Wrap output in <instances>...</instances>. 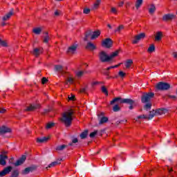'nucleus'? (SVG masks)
I'll use <instances>...</instances> for the list:
<instances>
[{
    "mask_svg": "<svg viewBox=\"0 0 177 177\" xmlns=\"http://www.w3.org/2000/svg\"><path fill=\"white\" fill-rule=\"evenodd\" d=\"M118 53H120V51L116 50L109 55L105 51H100L99 53L98 57L102 63H108V62L113 60L114 57H117V56H118Z\"/></svg>",
    "mask_w": 177,
    "mask_h": 177,
    "instance_id": "1",
    "label": "nucleus"
},
{
    "mask_svg": "<svg viewBox=\"0 0 177 177\" xmlns=\"http://www.w3.org/2000/svg\"><path fill=\"white\" fill-rule=\"evenodd\" d=\"M73 114H74V111H73V110H69L62 114L61 121L64 124L65 127L71 126L73 122Z\"/></svg>",
    "mask_w": 177,
    "mask_h": 177,
    "instance_id": "2",
    "label": "nucleus"
},
{
    "mask_svg": "<svg viewBox=\"0 0 177 177\" xmlns=\"http://www.w3.org/2000/svg\"><path fill=\"white\" fill-rule=\"evenodd\" d=\"M114 103H120L122 104V103H127L129 104H133V100L131 99H122L120 97H115L112 101H111V104L113 105Z\"/></svg>",
    "mask_w": 177,
    "mask_h": 177,
    "instance_id": "3",
    "label": "nucleus"
},
{
    "mask_svg": "<svg viewBox=\"0 0 177 177\" xmlns=\"http://www.w3.org/2000/svg\"><path fill=\"white\" fill-rule=\"evenodd\" d=\"M156 88L158 91H168L171 88V85L167 82H160L156 85Z\"/></svg>",
    "mask_w": 177,
    "mask_h": 177,
    "instance_id": "4",
    "label": "nucleus"
},
{
    "mask_svg": "<svg viewBox=\"0 0 177 177\" xmlns=\"http://www.w3.org/2000/svg\"><path fill=\"white\" fill-rule=\"evenodd\" d=\"M153 97H154V93H145L141 97V102L142 103H149Z\"/></svg>",
    "mask_w": 177,
    "mask_h": 177,
    "instance_id": "5",
    "label": "nucleus"
},
{
    "mask_svg": "<svg viewBox=\"0 0 177 177\" xmlns=\"http://www.w3.org/2000/svg\"><path fill=\"white\" fill-rule=\"evenodd\" d=\"M145 37L146 34L145 33L138 34L133 37V39L131 42L133 45H136V44H139V41H140V39H144Z\"/></svg>",
    "mask_w": 177,
    "mask_h": 177,
    "instance_id": "6",
    "label": "nucleus"
},
{
    "mask_svg": "<svg viewBox=\"0 0 177 177\" xmlns=\"http://www.w3.org/2000/svg\"><path fill=\"white\" fill-rule=\"evenodd\" d=\"M102 45L104 48H111L113 46V40L110 38H106L102 41Z\"/></svg>",
    "mask_w": 177,
    "mask_h": 177,
    "instance_id": "7",
    "label": "nucleus"
},
{
    "mask_svg": "<svg viewBox=\"0 0 177 177\" xmlns=\"http://www.w3.org/2000/svg\"><path fill=\"white\" fill-rule=\"evenodd\" d=\"M37 169V166H30L28 167H26L24 170L22 171V175H28L30 172H33V171H35Z\"/></svg>",
    "mask_w": 177,
    "mask_h": 177,
    "instance_id": "8",
    "label": "nucleus"
},
{
    "mask_svg": "<svg viewBox=\"0 0 177 177\" xmlns=\"http://www.w3.org/2000/svg\"><path fill=\"white\" fill-rule=\"evenodd\" d=\"M174 19H176V15L174 14L165 15L162 17L164 21H170L171 20H174Z\"/></svg>",
    "mask_w": 177,
    "mask_h": 177,
    "instance_id": "9",
    "label": "nucleus"
},
{
    "mask_svg": "<svg viewBox=\"0 0 177 177\" xmlns=\"http://www.w3.org/2000/svg\"><path fill=\"white\" fill-rule=\"evenodd\" d=\"M12 169H13V167L12 166H8L1 171H0V176H5L6 175H8L10 172L12 171Z\"/></svg>",
    "mask_w": 177,
    "mask_h": 177,
    "instance_id": "10",
    "label": "nucleus"
},
{
    "mask_svg": "<svg viewBox=\"0 0 177 177\" xmlns=\"http://www.w3.org/2000/svg\"><path fill=\"white\" fill-rule=\"evenodd\" d=\"M12 169H13V167L12 166H8L1 171H0V176H5L6 175H8L10 172L12 171Z\"/></svg>",
    "mask_w": 177,
    "mask_h": 177,
    "instance_id": "11",
    "label": "nucleus"
},
{
    "mask_svg": "<svg viewBox=\"0 0 177 177\" xmlns=\"http://www.w3.org/2000/svg\"><path fill=\"white\" fill-rule=\"evenodd\" d=\"M12 169H13V167L12 166H8L1 171H0V176H5L6 175H8L10 172L12 171Z\"/></svg>",
    "mask_w": 177,
    "mask_h": 177,
    "instance_id": "12",
    "label": "nucleus"
},
{
    "mask_svg": "<svg viewBox=\"0 0 177 177\" xmlns=\"http://www.w3.org/2000/svg\"><path fill=\"white\" fill-rule=\"evenodd\" d=\"M55 68L56 71H58L62 75H64L66 74V68L63 67L62 65H55Z\"/></svg>",
    "mask_w": 177,
    "mask_h": 177,
    "instance_id": "13",
    "label": "nucleus"
},
{
    "mask_svg": "<svg viewBox=\"0 0 177 177\" xmlns=\"http://www.w3.org/2000/svg\"><path fill=\"white\" fill-rule=\"evenodd\" d=\"M39 107H41V105H39V104H30L25 109V111H34L35 110H37V109H39Z\"/></svg>",
    "mask_w": 177,
    "mask_h": 177,
    "instance_id": "14",
    "label": "nucleus"
},
{
    "mask_svg": "<svg viewBox=\"0 0 177 177\" xmlns=\"http://www.w3.org/2000/svg\"><path fill=\"white\" fill-rule=\"evenodd\" d=\"M27 160V156H22L17 162L15 163V167H19V165H21V164L24 163V161Z\"/></svg>",
    "mask_w": 177,
    "mask_h": 177,
    "instance_id": "15",
    "label": "nucleus"
},
{
    "mask_svg": "<svg viewBox=\"0 0 177 177\" xmlns=\"http://www.w3.org/2000/svg\"><path fill=\"white\" fill-rule=\"evenodd\" d=\"M9 132H12V130L7 127L6 126H1L0 127V134L3 135L4 133H8Z\"/></svg>",
    "mask_w": 177,
    "mask_h": 177,
    "instance_id": "16",
    "label": "nucleus"
},
{
    "mask_svg": "<svg viewBox=\"0 0 177 177\" xmlns=\"http://www.w3.org/2000/svg\"><path fill=\"white\" fill-rule=\"evenodd\" d=\"M74 82H75V80H74V77L71 75H69L66 78L64 84H65V85H68V84H69V85H73V84H74Z\"/></svg>",
    "mask_w": 177,
    "mask_h": 177,
    "instance_id": "17",
    "label": "nucleus"
},
{
    "mask_svg": "<svg viewBox=\"0 0 177 177\" xmlns=\"http://www.w3.org/2000/svg\"><path fill=\"white\" fill-rule=\"evenodd\" d=\"M77 45H72L67 50V53L68 55H74L75 53V50H77Z\"/></svg>",
    "mask_w": 177,
    "mask_h": 177,
    "instance_id": "18",
    "label": "nucleus"
},
{
    "mask_svg": "<svg viewBox=\"0 0 177 177\" xmlns=\"http://www.w3.org/2000/svg\"><path fill=\"white\" fill-rule=\"evenodd\" d=\"M6 160H8V156L1 154L0 155V165H6Z\"/></svg>",
    "mask_w": 177,
    "mask_h": 177,
    "instance_id": "19",
    "label": "nucleus"
},
{
    "mask_svg": "<svg viewBox=\"0 0 177 177\" xmlns=\"http://www.w3.org/2000/svg\"><path fill=\"white\" fill-rule=\"evenodd\" d=\"M86 49H88V50H95V49H96V46L92 42L89 41L86 46Z\"/></svg>",
    "mask_w": 177,
    "mask_h": 177,
    "instance_id": "20",
    "label": "nucleus"
},
{
    "mask_svg": "<svg viewBox=\"0 0 177 177\" xmlns=\"http://www.w3.org/2000/svg\"><path fill=\"white\" fill-rule=\"evenodd\" d=\"M49 137H43V138H38L37 139V143H46L49 140Z\"/></svg>",
    "mask_w": 177,
    "mask_h": 177,
    "instance_id": "21",
    "label": "nucleus"
},
{
    "mask_svg": "<svg viewBox=\"0 0 177 177\" xmlns=\"http://www.w3.org/2000/svg\"><path fill=\"white\" fill-rule=\"evenodd\" d=\"M13 16V10H11L6 15L3 17V21H6V20H9L10 17Z\"/></svg>",
    "mask_w": 177,
    "mask_h": 177,
    "instance_id": "22",
    "label": "nucleus"
},
{
    "mask_svg": "<svg viewBox=\"0 0 177 177\" xmlns=\"http://www.w3.org/2000/svg\"><path fill=\"white\" fill-rule=\"evenodd\" d=\"M100 3H102V0H95L93 6V9L94 10H97V8H100Z\"/></svg>",
    "mask_w": 177,
    "mask_h": 177,
    "instance_id": "23",
    "label": "nucleus"
},
{
    "mask_svg": "<svg viewBox=\"0 0 177 177\" xmlns=\"http://www.w3.org/2000/svg\"><path fill=\"white\" fill-rule=\"evenodd\" d=\"M156 6L154 4H151L149 6V8H148L149 15H154V12H156Z\"/></svg>",
    "mask_w": 177,
    "mask_h": 177,
    "instance_id": "24",
    "label": "nucleus"
},
{
    "mask_svg": "<svg viewBox=\"0 0 177 177\" xmlns=\"http://www.w3.org/2000/svg\"><path fill=\"white\" fill-rule=\"evenodd\" d=\"M100 36V30H96L93 32L91 35V39H96Z\"/></svg>",
    "mask_w": 177,
    "mask_h": 177,
    "instance_id": "25",
    "label": "nucleus"
},
{
    "mask_svg": "<svg viewBox=\"0 0 177 177\" xmlns=\"http://www.w3.org/2000/svg\"><path fill=\"white\" fill-rule=\"evenodd\" d=\"M155 111L156 113V115H162V114H165L167 111L165 109H159Z\"/></svg>",
    "mask_w": 177,
    "mask_h": 177,
    "instance_id": "26",
    "label": "nucleus"
},
{
    "mask_svg": "<svg viewBox=\"0 0 177 177\" xmlns=\"http://www.w3.org/2000/svg\"><path fill=\"white\" fill-rule=\"evenodd\" d=\"M162 39V32H157L155 36V41H161Z\"/></svg>",
    "mask_w": 177,
    "mask_h": 177,
    "instance_id": "27",
    "label": "nucleus"
},
{
    "mask_svg": "<svg viewBox=\"0 0 177 177\" xmlns=\"http://www.w3.org/2000/svg\"><path fill=\"white\" fill-rule=\"evenodd\" d=\"M42 53V49L41 48H35L33 50V55L36 56V57H38L39 55Z\"/></svg>",
    "mask_w": 177,
    "mask_h": 177,
    "instance_id": "28",
    "label": "nucleus"
},
{
    "mask_svg": "<svg viewBox=\"0 0 177 177\" xmlns=\"http://www.w3.org/2000/svg\"><path fill=\"white\" fill-rule=\"evenodd\" d=\"M132 64H133V61L132 59H127L125 63L126 68H130Z\"/></svg>",
    "mask_w": 177,
    "mask_h": 177,
    "instance_id": "29",
    "label": "nucleus"
},
{
    "mask_svg": "<svg viewBox=\"0 0 177 177\" xmlns=\"http://www.w3.org/2000/svg\"><path fill=\"white\" fill-rule=\"evenodd\" d=\"M32 32L34 34H36V35H39L42 32V29L41 28H33Z\"/></svg>",
    "mask_w": 177,
    "mask_h": 177,
    "instance_id": "30",
    "label": "nucleus"
},
{
    "mask_svg": "<svg viewBox=\"0 0 177 177\" xmlns=\"http://www.w3.org/2000/svg\"><path fill=\"white\" fill-rule=\"evenodd\" d=\"M100 118V120L99 124L100 125H102V124H105V122H107V121H109V118H107V117L103 116V117Z\"/></svg>",
    "mask_w": 177,
    "mask_h": 177,
    "instance_id": "31",
    "label": "nucleus"
},
{
    "mask_svg": "<svg viewBox=\"0 0 177 177\" xmlns=\"http://www.w3.org/2000/svg\"><path fill=\"white\" fill-rule=\"evenodd\" d=\"M143 3V0H136V9H139Z\"/></svg>",
    "mask_w": 177,
    "mask_h": 177,
    "instance_id": "32",
    "label": "nucleus"
},
{
    "mask_svg": "<svg viewBox=\"0 0 177 177\" xmlns=\"http://www.w3.org/2000/svg\"><path fill=\"white\" fill-rule=\"evenodd\" d=\"M154 115H157L156 111H152L149 112V116H147V120H151L154 117Z\"/></svg>",
    "mask_w": 177,
    "mask_h": 177,
    "instance_id": "33",
    "label": "nucleus"
},
{
    "mask_svg": "<svg viewBox=\"0 0 177 177\" xmlns=\"http://www.w3.org/2000/svg\"><path fill=\"white\" fill-rule=\"evenodd\" d=\"M59 164H60V160H57V161L53 162L48 165V168H52L53 167H56V165H59Z\"/></svg>",
    "mask_w": 177,
    "mask_h": 177,
    "instance_id": "34",
    "label": "nucleus"
},
{
    "mask_svg": "<svg viewBox=\"0 0 177 177\" xmlns=\"http://www.w3.org/2000/svg\"><path fill=\"white\" fill-rule=\"evenodd\" d=\"M156 50V47L154 46V44H151L147 50L148 53H153Z\"/></svg>",
    "mask_w": 177,
    "mask_h": 177,
    "instance_id": "35",
    "label": "nucleus"
},
{
    "mask_svg": "<svg viewBox=\"0 0 177 177\" xmlns=\"http://www.w3.org/2000/svg\"><path fill=\"white\" fill-rule=\"evenodd\" d=\"M124 25H120L116 29H115V32L120 33L122 30H124Z\"/></svg>",
    "mask_w": 177,
    "mask_h": 177,
    "instance_id": "36",
    "label": "nucleus"
},
{
    "mask_svg": "<svg viewBox=\"0 0 177 177\" xmlns=\"http://www.w3.org/2000/svg\"><path fill=\"white\" fill-rule=\"evenodd\" d=\"M101 91L102 93H104V95H106V96H109V91H107V88H106V86H102L101 87Z\"/></svg>",
    "mask_w": 177,
    "mask_h": 177,
    "instance_id": "37",
    "label": "nucleus"
},
{
    "mask_svg": "<svg viewBox=\"0 0 177 177\" xmlns=\"http://www.w3.org/2000/svg\"><path fill=\"white\" fill-rule=\"evenodd\" d=\"M86 136H88V130H85L84 132H82L80 134L81 139H85V138H86Z\"/></svg>",
    "mask_w": 177,
    "mask_h": 177,
    "instance_id": "38",
    "label": "nucleus"
},
{
    "mask_svg": "<svg viewBox=\"0 0 177 177\" xmlns=\"http://www.w3.org/2000/svg\"><path fill=\"white\" fill-rule=\"evenodd\" d=\"M84 74H85V71H78L76 73V77H77V78H81V77H82Z\"/></svg>",
    "mask_w": 177,
    "mask_h": 177,
    "instance_id": "39",
    "label": "nucleus"
},
{
    "mask_svg": "<svg viewBox=\"0 0 177 177\" xmlns=\"http://www.w3.org/2000/svg\"><path fill=\"white\" fill-rule=\"evenodd\" d=\"M66 147H67V145H59L58 147H57V150L59 151H62V150H64V149H66Z\"/></svg>",
    "mask_w": 177,
    "mask_h": 177,
    "instance_id": "40",
    "label": "nucleus"
},
{
    "mask_svg": "<svg viewBox=\"0 0 177 177\" xmlns=\"http://www.w3.org/2000/svg\"><path fill=\"white\" fill-rule=\"evenodd\" d=\"M121 64H122V63H120L118 65H115V66H109L106 68V71H109L110 70H111V68H117V67H120V66H121Z\"/></svg>",
    "mask_w": 177,
    "mask_h": 177,
    "instance_id": "41",
    "label": "nucleus"
},
{
    "mask_svg": "<svg viewBox=\"0 0 177 177\" xmlns=\"http://www.w3.org/2000/svg\"><path fill=\"white\" fill-rule=\"evenodd\" d=\"M113 110L115 113H117V111H120V106H118V104H115L113 108Z\"/></svg>",
    "mask_w": 177,
    "mask_h": 177,
    "instance_id": "42",
    "label": "nucleus"
},
{
    "mask_svg": "<svg viewBox=\"0 0 177 177\" xmlns=\"http://www.w3.org/2000/svg\"><path fill=\"white\" fill-rule=\"evenodd\" d=\"M145 110H150V109H151V103L147 102V103L145 105Z\"/></svg>",
    "mask_w": 177,
    "mask_h": 177,
    "instance_id": "43",
    "label": "nucleus"
},
{
    "mask_svg": "<svg viewBox=\"0 0 177 177\" xmlns=\"http://www.w3.org/2000/svg\"><path fill=\"white\" fill-rule=\"evenodd\" d=\"M49 39H50V37H49V35H47L44 37L43 41L44 42V44H48V42H49Z\"/></svg>",
    "mask_w": 177,
    "mask_h": 177,
    "instance_id": "44",
    "label": "nucleus"
},
{
    "mask_svg": "<svg viewBox=\"0 0 177 177\" xmlns=\"http://www.w3.org/2000/svg\"><path fill=\"white\" fill-rule=\"evenodd\" d=\"M170 177H174V169L172 168L167 167Z\"/></svg>",
    "mask_w": 177,
    "mask_h": 177,
    "instance_id": "45",
    "label": "nucleus"
},
{
    "mask_svg": "<svg viewBox=\"0 0 177 177\" xmlns=\"http://www.w3.org/2000/svg\"><path fill=\"white\" fill-rule=\"evenodd\" d=\"M0 46H8V44L6 43V41H3L2 39H0Z\"/></svg>",
    "mask_w": 177,
    "mask_h": 177,
    "instance_id": "46",
    "label": "nucleus"
},
{
    "mask_svg": "<svg viewBox=\"0 0 177 177\" xmlns=\"http://www.w3.org/2000/svg\"><path fill=\"white\" fill-rule=\"evenodd\" d=\"M83 13L84 15H89V13H91V9L89 8H84L83 10Z\"/></svg>",
    "mask_w": 177,
    "mask_h": 177,
    "instance_id": "47",
    "label": "nucleus"
},
{
    "mask_svg": "<svg viewBox=\"0 0 177 177\" xmlns=\"http://www.w3.org/2000/svg\"><path fill=\"white\" fill-rule=\"evenodd\" d=\"M118 75L120 77H121V78H124V77L127 75V73H124L123 71H119Z\"/></svg>",
    "mask_w": 177,
    "mask_h": 177,
    "instance_id": "48",
    "label": "nucleus"
},
{
    "mask_svg": "<svg viewBox=\"0 0 177 177\" xmlns=\"http://www.w3.org/2000/svg\"><path fill=\"white\" fill-rule=\"evenodd\" d=\"M137 118L138 119V120H140V119H142V118H144L145 120H147V115H138V117H137Z\"/></svg>",
    "mask_w": 177,
    "mask_h": 177,
    "instance_id": "49",
    "label": "nucleus"
},
{
    "mask_svg": "<svg viewBox=\"0 0 177 177\" xmlns=\"http://www.w3.org/2000/svg\"><path fill=\"white\" fill-rule=\"evenodd\" d=\"M53 125H55L54 123H48L47 125L46 126V129H50V128H52Z\"/></svg>",
    "mask_w": 177,
    "mask_h": 177,
    "instance_id": "50",
    "label": "nucleus"
},
{
    "mask_svg": "<svg viewBox=\"0 0 177 177\" xmlns=\"http://www.w3.org/2000/svg\"><path fill=\"white\" fill-rule=\"evenodd\" d=\"M97 134V131H95L94 132L90 133V138H95V136H96Z\"/></svg>",
    "mask_w": 177,
    "mask_h": 177,
    "instance_id": "51",
    "label": "nucleus"
},
{
    "mask_svg": "<svg viewBox=\"0 0 177 177\" xmlns=\"http://www.w3.org/2000/svg\"><path fill=\"white\" fill-rule=\"evenodd\" d=\"M111 12L114 13L115 15H117V8L112 7L111 8Z\"/></svg>",
    "mask_w": 177,
    "mask_h": 177,
    "instance_id": "52",
    "label": "nucleus"
},
{
    "mask_svg": "<svg viewBox=\"0 0 177 177\" xmlns=\"http://www.w3.org/2000/svg\"><path fill=\"white\" fill-rule=\"evenodd\" d=\"M151 171H148L147 174H144V177H151Z\"/></svg>",
    "mask_w": 177,
    "mask_h": 177,
    "instance_id": "53",
    "label": "nucleus"
},
{
    "mask_svg": "<svg viewBox=\"0 0 177 177\" xmlns=\"http://www.w3.org/2000/svg\"><path fill=\"white\" fill-rule=\"evenodd\" d=\"M86 89H88V87H87V86L84 87V88H82L80 89L81 93H85V92H86Z\"/></svg>",
    "mask_w": 177,
    "mask_h": 177,
    "instance_id": "54",
    "label": "nucleus"
},
{
    "mask_svg": "<svg viewBox=\"0 0 177 177\" xmlns=\"http://www.w3.org/2000/svg\"><path fill=\"white\" fill-rule=\"evenodd\" d=\"M5 113H6V109H5L4 108L0 107V113L5 114Z\"/></svg>",
    "mask_w": 177,
    "mask_h": 177,
    "instance_id": "55",
    "label": "nucleus"
},
{
    "mask_svg": "<svg viewBox=\"0 0 177 177\" xmlns=\"http://www.w3.org/2000/svg\"><path fill=\"white\" fill-rule=\"evenodd\" d=\"M46 82H48V79H46V77H43L41 79V84H46Z\"/></svg>",
    "mask_w": 177,
    "mask_h": 177,
    "instance_id": "56",
    "label": "nucleus"
},
{
    "mask_svg": "<svg viewBox=\"0 0 177 177\" xmlns=\"http://www.w3.org/2000/svg\"><path fill=\"white\" fill-rule=\"evenodd\" d=\"M98 118H102V117H104V113L100 112V113L97 114Z\"/></svg>",
    "mask_w": 177,
    "mask_h": 177,
    "instance_id": "57",
    "label": "nucleus"
},
{
    "mask_svg": "<svg viewBox=\"0 0 177 177\" xmlns=\"http://www.w3.org/2000/svg\"><path fill=\"white\" fill-rule=\"evenodd\" d=\"M169 99H171L172 100H176V95H169Z\"/></svg>",
    "mask_w": 177,
    "mask_h": 177,
    "instance_id": "58",
    "label": "nucleus"
},
{
    "mask_svg": "<svg viewBox=\"0 0 177 177\" xmlns=\"http://www.w3.org/2000/svg\"><path fill=\"white\" fill-rule=\"evenodd\" d=\"M68 97L69 100H74V99H75V95H72L71 97L69 95Z\"/></svg>",
    "mask_w": 177,
    "mask_h": 177,
    "instance_id": "59",
    "label": "nucleus"
},
{
    "mask_svg": "<svg viewBox=\"0 0 177 177\" xmlns=\"http://www.w3.org/2000/svg\"><path fill=\"white\" fill-rule=\"evenodd\" d=\"M119 8H122L124 6V1H120L118 3Z\"/></svg>",
    "mask_w": 177,
    "mask_h": 177,
    "instance_id": "60",
    "label": "nucleus"
},
{
    "mask_svg": "<svg viewBox=\"0 0 177 177\" xmlns=\"http://www.w3.org/2000/svg\"><path fill=\"white\" fill-rule=\"evenodd\" d=\"M172 55L174 57V59H177V52H174L172 53Z\"/></svg>",
    "mask_w": 177,
    "mask_h": 177,
    "instance_id": "61",
    "label": "nucleus"
},
{
    "mask_svg": "<svg viewBox=\"0 0 177 177\" xmlns=\"http://www.w3.org/2000/svg\"><path fill=\"white\" fill-rule=\"evenodd\" d=\"M72 143H78V138H74L72 140Z\"/></svg>",
    "mask_w": 177,
    "mask_h": 177,
    "instance_id": "62",
    "label": "nucleus"
},
{
    "mask_svg": "<svg viewBox=\"0 0 177 177\" xmlns=\"http://www.w3.org/2000/svg\"><path fill=\"white\" fill-rule=\"evenodd\" d=\"M54 15H55V16H59L60 15V11H59V10L55 11Z\"/></svg>",
    "mask_w": 177,
    "mask_h": 177,
    "instance_id": "63",
    "label": "nucleus"
},
{
    "mask_svg": "<svg viewBox=\"0 0 177 177\" xmlns=\"http://www.w3.org/2000/svg\"><path fill=\"white\" fill-rule=\"evenodd\" d=\"M131 6V2L127 1L126 2V8H129Z\"/></svg>",
    "mask_w": 177,
    "mask_h": 177,
    "instance_id": "64",
    "label": "nucleus"
}]
</instances>
